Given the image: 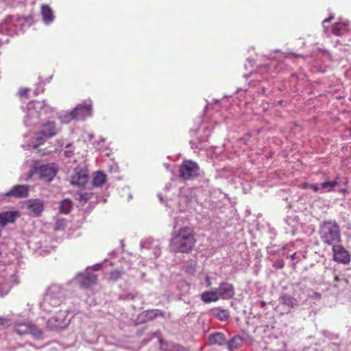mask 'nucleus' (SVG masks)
I'll return each mask as SVG.
<instances>
[{"instance_id": "1", "label": "nucleus", "mask_w": 351, "mask_h": 351, "mask_svg": "<svg viewBox=\"0 0 351 351\" xmlns=\"http://www.w3.org/2000/svg\"><path fill=\"white\" fill-rule=\"evenodd\" d=\"M195 243L194 230L189 226H184L173 234L169 246L175 253L188 254L193 251Z\"/></svg>"}, {"instance_id": "2", "label": "nucleus", "mask_w": 351, "mask_h": 351, "mask_svg": "<svg viewBox=\"0 0 351 351\" xmlns=\"http://www.w3.org/2000/svg\"><path fill=\"white\" fill-rule=\"evenodd\" d=\"M321 241L328 245H334L341 241L340 227L335 220L323 221L319 227Z\"/></svg>"}, {"instance_id": "3", "label": "nucleus", "mask_w": 351, "mask_h": 351, "mask_svg": "<svg viewBox=\"0 0 351 351\" xmlns=\"http://www.w3.org/2000/svg\"><path fill=\"white\" fill-rule=\"evenodd\" d=\"M29 173L30 176L36 174L40 180L51 182L57 173V168L53 163L41 165L39 162H36L32 165Z\"/></svg>"}, {"instance_id": "4", "label": "nucleus", "mask_w": 351, "mask_h": 351, "mask_svg": "<svg viewBox=\"0 0 351 351\" xmlns=\"http://www.w3.org/2000/svg\"><path fill=\"white\" fill-rule=\"evenodd\" d=\"M199 174V165L192 160H184L179 167V176L184 180H195Z\"/></svg>"}, {"instance_id": "5", "label": "nucleus", "mask_w": 351, "mask_h": 351, "mask_svg": "<svg viewBox=\"0 0 351 351\" xmlns=\"http://www.w3.org/2000/svg\"><path fill=\"white\" fill-rule=\"evenodd\" d=\"M333 260L339 263L347 265L350 261V255L348 250L338 243L332 245Z\"/></svg>"}, {"instance_id": "6", "label": "nucleus", "mask_w": 351, "mask_h": 351, "mask_svg": "<svg viewBox=\"0 0 351 351\" xmlns=\"http://www.w3.org/2000/svg\"><path fill=\"white\" fill-rule=\"evenodd\" d=\"M216 290L219 298L223 300L230 299L235 294L233 285L227 282H221Z\"/></svg>"}, {"instance_id": "7", "label": "nucleus", "mask_w": 351, "mask_h": 351, "mask_svg": "<svg viewBox=\"0 0 351 351\" xmlns=\"http://www.w3.org/2000/svg\"><path fill=\"white\" fill-rule=\"evenodd\" d=\"M67 323L64 315H56L48 319L47 327L51 330H60L65 328Z\"/></svg>"}, {"instance_id": "8", "label": "nucleus", "mask_w": 351, "mask_h": 351, "mask_svg": "<svg viewBox=\"0 0 351 351\" xmlns=\"http://www.w3.org/2000/svg\"><path fill=\"white\" fill-rule=\"evenodd\" d=\"M73 113L75 119H83L91 114V105L84 104H79L73 110Z\"/></svg>"}, {"instance_id": "9", "label": "nucleus", "mask_w": 351, "mask_h": 351, "mask_svg": "<svg viewBox=\"0 0 351 351\" xmlns=\"http://www.w3.org/2000/svg\"><path fill=\"white\" fill-rule=\"evenodd\" d=\"M29 189L25 185H16L5 193L7 196H12L16 198L26 197L28 195Z\"/></svg>"}, {"instance_id": "10", "label": "nucleus", "mask_w": 351, "mask_h": 351, "mask_svg": "<svg viewBox=\"0 0 351 351\" xmlns=\"http://www.w3.org/2000/svg\"><path fill=\"white\" fill-rule=\"evenodd\" d=\"M87 182L88 175L83 171H75L70 180L71 184L78 186H84Z\"/></svg>"}, {"instance_id": "11", "label": "nucleus", "mask_w": 351, "mask_h": 351, "mask_svg": "<svg viewBox=\"0 0 351 351\" xmlns=\"http://www.w3.org/2000/svg\"><path fill=\"white\" fill-rule=\"evenodd\" d=\"M40 132L45 138H50L56 135L58 130L55 121H47L43 123L41 126Z\"/></svg>"}, {"instance_id": "12", "label": "nucleus", "mask_w": 351, "mask_h": 351, "mask_svg": "<svg viewBox=\"0 0 351 351\" xmlns=\"http://www.w3.org/2000/svg\"><path fill=\"white\" fill-rule=\"evenodd\" d=\"M19 217L18 212L5 211L0 213V226H5L8 223H12Z\"/></svg>"}, {"instance_id": "13", "label": "nucleus", "mask_w": 351, "mask_h": 351, "mask_svg": "<svg viewBox=\"0 0 351 351\" xmlns=\"http://www.w3.org/2000/svg\"><path fill=\"white\" fill-rule=\"evenodd\" d=\"M97 280V276L94 274L87 273L80 276V285L84 288H88L96 284Z\"/></svg>"}, {"instance_id": "14", "label": "nucleus", "mask_w": 351, "mask_h": 351, "mask_svg": "<svg viewBox=\"0 0 351 351\" xmlns=\"http://www.w3.org/2000/svg\"><path fill=\"white\" fill-rule=\"evenodd\" d=\"M208 341L210 345H218L222 346L226 345V338L223 333L217 332L209 335Z\"/></svg>"}, {"instance_id": "15", "label": "nucleus", "mask_w": 351, "mask_h": 351, "mask_svg": "<svg viewBox=\"0 0 351 351\" xmlns=\"http://www.w3.org/2000/svg\"><path fill=\"white\" fill-rule=\"evenodd\" d=\"M29 212L34 217H38L43 210V203L39 199L30 202L29 204Z\"/></svg>"}, {"instance_id": "16", "label": "nucleus", "mask_w": 351, "mask_h": 351, "mask_svg": "<svg viewBox=\"0 0 351 351\" xmlns=\"http://www.w3.org/2000/svg\"><path fill=\"white\" fill-rule=\"evenodd\" d=\"M201 299L205 303L218 301L220 298L215 291H206L201 294Z\"/></svg>"}, {"instance_id": "17", "label": "nucleus", "mask_w": 351, "mask_h": 351, "mask_svg": "<svg viewBox=\"0 0 351 351\" xmlns=\"http://www.w3.org/2000/svg\"><path fill=\"white\" fill-rule=\"evenodd\" d=\"M243 344V339L239 335L234 336L230 340L226 341V345L230 351L239 348Z\"/></svg>"}, {"instance_id": "18", "label": "nucleus", "mask_w": 351, "mask_h": 351, "mask_svg": "<svg viewBox=\"0 0 351 351\" xmlns=\"http://www.w3.org/2000/svg\"><path fill=\"white\" fill-rule=\"evenodd\" d=\"M30 322H15L14 331L19 335H25L29 334Z\"/></svg>"}, {"instance_id": "19", "label": "nucleus", "mask_w": 351, "mask_h": 351, "mask_svg": "<svg viewBox=\"0 0 351 351\" xmlns=\"http://www.w3.org/2000/svg\"><path fill=\"white\" fill-rule=\"evenodd\" d=\"M41 14L45 23H49L53 20V14L51 8L47 5H43Z\"/></svg>"}, {"instance_id": "20", "label": "nucleus", "mask_w": 351, "mask_h": 351, "mask_svg": "<svg viewBox=\"0 0 351 351\" xmlns=\"http://www.w3.org/2000/svg\"><path fill=\"white\" fill-rule=\"evenodd\" d=\"M213 315L219 320L224 322L229 319L230 314L228 310L220 308L213 309Z\"/></svg>"}, {"instance_id": "21", "label": "nucleus", "mask_w": 351, "mask_h": 351, "mask_svg": "<svg viewBox=\"0 0 351 351\" xmlns=\"http://www.w3.org/2000/svg\"><path fill=\"white\" fill-rule=\"evenodd\" d=\"M29 326V334L34 339H42L43 337L42 330L32 323H30Z\"/></svg>"}, {"instance_id": "22", "label": "nucleus", "mask_w": 351, "mask_h": 351, "mask_svg": "<svg viewBox=\"0 0 351 351\" xmlns=\"http://www.w3.org/2000/svg\"><path fill=\"white\" fill-rule=\"evenodd\" d=\"M349 24L348 23H341V21H339L332 26V33L336 36L341 35L344 30L342 28V26L343 27H346Z\"/></svg>"}, {"instance_id": "23", "label": "nucleus", "mask_w": 351, "mask_h": 351, "mask_svg": "<svg viewBox=\"0 0 351 351\" xmlns=\"http://www.w3.org/2000/svg\"><path fill=\"white\" fill-rule=\"evenodd\" d=\"M72 208V202L68 199L61 201L60 204V211L62 213L67 214L70 212Z\"/></svg>"}, {"instance_id": "24", "label": "nucleus", "mask_w": 351, "mask_h": 351, "mask_svg": "<svg viewBox=\"0 0 351 351\" xmlns=\"http://www.w3.org/2000/svg\"><path fill=\"white\" fill-rule=\"evenodd\" d=\"M106 181V175L101 172H98L95 176L93 183L94 186H100Z\"/></svg>"}, {"instance_id": "25", "label": "nucleus", "mask_w": 351, "mask_h": 351, "mask_svg": "<svg viewBox=\"0 0 351 351\" xmlns=\"http://www.w3.org/2000/svg\"><path fill=\"white\" fill-rule=\"evenodd\" d=\"M59 119L62 123H68L72 120L75 119V118L74 117V114L73 113V110H71V112H66L61 114L59 117Z\"/></svg>"}, {"instance_id": "26", "label": "nucleus", "mask_w": 351, "mask_h": 351, "mask_svg": "<svg viewBox=\"0 0 351 351\" xmlns=\"http://www.w3.org/2000/svg\"><path fill=\"white\" fill-rule=\"evenodd\" d=\"M337 184V180L326 181L321 184V189L331 191Z\"/></svg>"}, {"instance_id": "27", "label": "nucleus", "mask_w": 351, "mask_h": 351, "mask_svg": "<svg viewBox=\"0 0 351 351\" xmlns=\"http://www.w3.org/2000/svg\"><path fill=\"white\" fill-rule=\"evenodd\" d=\"M123 274V271L118 269L111 271L109 275V280L112 282H116L121 278Z\"/></svg>"}, {"instance_id": "28", "label": "nucleus", "mask_w": 351, "mask_h": 351, "mask_svg": "<svg viewBox=\"0 0 351 351\" xmlns=\"http://www.w3.org/2000/svg\"><path fill=\"white\" fill-rule=\"evenodd\" d=\"M10 326V321L8 319L0 317V330H3Z\"/></svg>"}, {"instance_id": "29", "label": "nucleus", "mask_w": 351, "mask_h": 351, "mask_svg": "<svg viewBox=\"0 0 351 351\" xmlns=\"http://www.w3.org/2000/svg\"><path fill=\"white\" fill-rule=\"evenodd\" d=\"M298 302L296 299L287 298V306H289L291 308H294L295 306H298Z\"/></svg>"}, {"instance_id": "30", "label": "nucleus", "mask_w": 351, "mask_h": 351, "mask_svg": "<svg viewBox=\"0 0 351 351\" xmlns=\"http://www.w3.org/2000/svg\"><path fill=\"white\" fill-rule=\"evenodd\" d=\"M303 188L304 189H312L315 192H317L319 187L317 184H308V183H304L303 184Z\"/></svg>"}, {"instance_id": "31", "label": "nucleus", "mask_w": 351, "mask_h": 351, "mask_svg": "<svg viewBox=\"0 0 351 351\" xmlns=\"http://www.w3.org/2000/svg\"><path fill=\"white\" fill-rule=\"evenodd\" d=\"M45 138V137L41 134L40 131L35 134V139L38 143V145L44 143Z\"/></svg>"}, {"instance_id": "32", "label": "nucleus", "mask_w": 351, "mask_h": 351, "mask_svg": "<svg viewBox=\"0 0 351 351\" xmlns=\"http://www.w3.org/2000/svg\"><path fill=\"white\" fill-rule=\"evenodd\" d=\"M322 334L324 336H325L326 337H328L330 339H337L338 337L337 335H336L328 330H323Z\"/></svg>"}, {"instance_id": "33", "label": "nucleus", "mask_w": 351, "mask_h": 351, "mask_svg": "<svg viewBox=\"0 0 351 351\" xmlns=\"http://www.w3.org/2000/svg\"><path fill=\"white\" fill-rule=\"evenodd\" d=\"M29 88H21L19 90V95L21 97H27V93H29Z\"/></svg>"}, {"instance_id": "34", "label": "nucleus", "mask_w": 351, "mask_h": 351, "mask_svg": "<svg viewBox=\"0 0 351 351\" xmlns=\"http://www.w3.org/2000/svg\"><path fill=\"white\" fill-rule=\"evenodd\" d=\"M147 313L149 314L150 317L152 318L156 317L158 316L159 315H162V313L160 312L158 310H152V311H147Z\"/></svg>"}, {"instance_id": "35", "label": "nucleus", "mask_w": 351, "mask_h": 351, "mask_svg": "<svg viewBox=\"0 0 351 351\" xmlns=\"http://www.w3.org/2000/svg\"><path fill=\"white\" fill-rule=\"evenodd\" d=\"M284 266V263H283V261H276L274 263V267L277 268V269H281Z\"/></svg>"}, {"instance_id": "36", "label": "nucleus", "mask_w": 351, "mask_h": 351, "mask_svg": "<svg viewBox=\"0 0 351 351\" xmlns=\"http://www.w3.org/2000/svg\"><path fill=\"white\" fill-rule=\"evenodd\" d=\"M310 297L311 299L319 300L322 297V294L318 292H313Z\"/></svg>"}, {"instance_id": "37", "label": "nucleus", "mask_w": 351, "mask_h": 351, "mask_svg": "<svg viewBox=\"0 0 351 351\" xmlns=\"http://www.w3.org/2000/svg\"><path fill=\"white\" fill-rule=\"evenodd\" d=\"M297 252H295L293 253L292 255H291V265L293 266V267H294V266L295 265V262L294 261L295 259L298 258V257L297 256Z\"/></svg>"}, {"instance_id": "38", "label": "nucleus", "mask_w": 351, "mask_h": 351, "mask_svg": "<svg viewBox=\"0 0 351 351\" xmlns=\"http://www.w3.org/2000/svg\"><path fill=\"white\" fill-rule=\"evenodd\" d=\"M333 19H334V16L330 15L328 18L324 19L322 22L323 26H324L325 23H330Z\"/></svg>"}, {"instance_id": "39", "label": "nucleus", "mask_w": 351, "mask_h": 351, "mask_svg": "<svg viewBox=\"0 0 351 351\" xmlns=\"http://www.w3.org/2000/svg\"><path fill=\"white\" fill-rule=\"evenodd\" d=\"M206 283H207V286L208 287H210L211 286V281H210V279L208 276H206Z\"/></svg>"}, {"instance_id": "40", "label": "nucleus", "mask_w": 351, "mask_h": 351, "mask_svg": "<svg viewBox=\"0 0 351 351\" xmlns=\"http://www.w3.org/2000/svg\"><path fill=\"white\" fill-rule=\"evenodd\" d=\"M260 306L262 308L265 307L266 306V302L265 301H261L260 302Z\"/></svg>"}, {"instance_id": "41", "label": "nucleus", "mask_w": 351, "mask_h": 351, "mask_svg": "<svg viewBox=\"0 0 351 351\" xmlns=\"http://www.w3.org/2000/svg\"><path fill=\"white\" fill-rule=\"evenodd\" d=\"M182 347L177 346L175 348V351H181V350H182Z\"/></svg>"}, {"instance_id": "42", "label": "nucleus", "mask_w": 351, "mask_h": 351, "mask_svg": "<svg viewBox=\"0 0 351 351\" xmlns=\"http://www.w3.org/2000/svg\"><path fill=\"white\" fill-rule=\"evenodd\" d=\"M346 191V189H341L339 190V192H341V193H345Z\"/></svg>"}, {"instance_id": "43", "label": "nucleus", "mask_w": 351, "mask_h": 351, "mask_svg": "<svg viewBox=\"0 0 351 351\" xmlns=\"http://www.w3.org/2000/svg\"><path fill=\"white\" fill-rule=\"evenodd\" d=\"M38 145H36L34 146V148H37Z\"/></svg>"}, {"instance_id": "44", "label": "nucleus", "mask_w": 351, "mask_h": 351, "mask_svg": "<svg viewBox=\"0 0 351 351\" xmlns=\"http://www.w3.org/2000/svg\"><path fill=\"white\" fill-rule=\"evenodd\" d=\"M324 28L327 29V27L326 25H324V26H323Z\"/></svg>"}]
</instances>
